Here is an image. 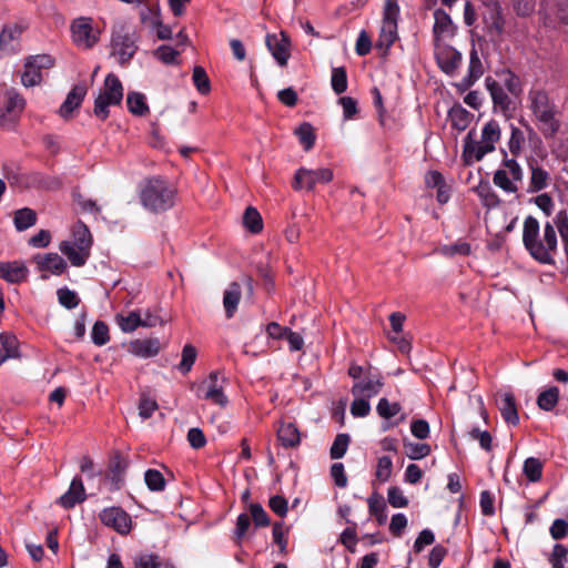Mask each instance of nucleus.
<instances>
[{
	"mask_svg": "<svg viewBox=\"0 0 568 568\" xmlns=\"http://www.w3.org/2000/svg\"><path fill=\"white\" fill-rule=\"evenodd\" d=\"M523 244L530 256L540 264L554 265L558 254L557 232L547 221L540 232L539 221L528 215L523 224Z\"/></svg>",
	"mask_w": 568,
	"mask_h": 568,
	"instance_id": "nucleus-1",
	"label": "nucleus"
},
{
	"mask_svg": "<svg viewBox=\"0 0 568 568\" xmlns=\"http://www.w3.org/2000/svg\"><path fill=\"white\" fill-rule=\"evenodd\" d=\"M527 103L542 135L546 139L554 138L560 130V121L557 118L559 111L555 100L545 89L532 88L527 94Z\"/></svg>",
	"mask_w": 568,
	"mask_h": 568,
	"instance_id": "nucleus-2",
	"label": "nucleus"
},
{
	"mask_svg": "<svg viewBox=\"0 0 568 568\" xmlns=\"http://www.w3.org/2000/svg\"><path fill=\"white\" fill-rule=\"evenodd\" d=\"M500 139L499 124L491 120L487 122L483 130L480 139L477 140L474 130H470L464 139L463 160L467 165L483 160V158L495 150V144Z\"/></svg>",
	"mask_w": 568,
	"mask_h": 568,
	"instance_id": "nucleus-3",
	"label": "nucleus"
},
{
	"mask_svg": "<svg viewBox=\"0 0 568 568\" xmlns=\"http://www.w3.org/2000/svg\"><path fill=\"white\" fill-rule=\"evenodd\" d=\"M176 190L162 178L145 180L140 187V201L144 209L153 213L170 210L175 202Z\"/></svg>",
	"mask_w": 568,
	"mask_h": 568,
	"instance_id": "nucleus-4",
	"label": "nucleus"
},
{
	"mask_svg": "<svg viewBox=\"0 0 568 568\" xmlns=\"http://www.w3.org/2000/svg\"><path fill=\"white\" fill-rule=\"evenodd\" d=\"M123 99V85L120 79L114 73H109L105 79L99 95L94 101V115L104 121L110 112V105H118Z\"/></svg>",
	"mask_w": 568,
	"mask_h": 568,
	"instance_id": "nucleus-5",
	"label": "nucleus"
},
{
	"mask_svg": "<svg viewBox=\"0 0 568 568\" xmlns=\"http://www.w3.org/2000/svg\"><path fill=\"white\" fill-rule=\"evenodd\" d=\"M524 179V171L515 159L505 158L501 166L494 173V184L506 193H517L518 182Z\"/></svg>",
	"mask_w": 568,
	"mask_h": 568,
	"instance_id": "nucleus-6",
	"label": "nucleus"
},
{
	"mask_svg": "<svg viewBox=\"0 0 568 568\" xmlns=\"http://www.w3.org/2000/svg\"><path fill=\"white\" fill-rule=\"evenodd\" d=\"M54 59L49 54L29 55L24 59L23 72L21 73V83L26 88H32L41 84L43 80V70H49L54 65Z\"/></svg>",
	"mask_w": 568,
	"mask_h": 568,
	"instance_id": "nucleus-7",
	"label": "nucleus"
},
{
	"mask_svg": "<svg viewBox=\"0 0 568 568\" xmlns=\"http://www.w3.org/2000/svg\"><path fill=\"white\" fill-rule=\"evenodd\" d=\"M399 7L396 0H385L383 22L377 45L388 50L397 39Z\"/></svg>",
	"mask_w": 568,
	"mask_h": 568,
	"instance_id": "nucleus-8",
	"label": "nucleus"
},
{
	"mask_svg": "<svg viewBox=\"0 0 568 568\" xmlns=\"http://www.w3.org/2000/svg\"><path fill=\"white\" fill-rule=\"evenodd\" d=\"M225 378L216 371L211 372L207 378L199 386L197 396L212 404L225 407L229 403L224 394Z\"/></svg>",
	"mask_w": 568,
	"mask_h": 568,
	"instance_id": "nucleus-9",
	"label": "nucleus"
},
{
	"mask_svg": "<svg viewBox=\"0 0 568 568\" xmlns=\"http://www.w3.org/2000/svg\"><path fill=\"white\" fill-rule=\"evenodd\" d=\"M333 171L328 168L311 170L300 168L294 174L292 186L294 190L313 191L317 184H326L333 180Z\"/></svg>",
	"mask_w": 568,
	"mask_h": 568,
	"instance_id": "nucleus-10",
	"label": "nucleus"
},
{
	"mask_svg": "<svg viewBox=\"0 0 568 568\" xmlns=\"http://www.w3.org/2000/svg\"><path fill=\"white\" fill-rule=\"evenodd\" d=\"M135 37L133 32L123 28L116 30L111 39V55L115 57L120 64L128 63L136 52Z\"/></svg>",
	"mask_w": 568,
	"mask_h": 568,
	"instance_id": "nucleus-11",
	"label": "nucleus"
},
{
	"mask_svg": "<svg viewBox=\"0 0 568 568\" xmlns=\"http://www.w3.org/2000/svg\"><path fill=\"white\" fill-rule=\"evenodd\" d=\"M72 41L78 48L88 50L93 48L99 41V30L92 27L90 18H78L71 24Z\"/></svg>",
	"mask_w": 568,
	"mask_h": 568,
	"instance_id": "nucleus-12",
	"label": "nucleus"
},
{
	"mask_svg": "<svg viewBox=\"0 0 568 568\" xmlns=\"http://www.w3.org/2000/svg\"><path fill=\"white\" fill-rule=\"evenodd\" d=\"M31 263L36 271L40 273L41 280H47L49 275H61L67 270V262L58 253H38Z\"/></svg>",
	"mask_w": 568,
	"mask_h": 568,
	"instance_id": "nucleus-13",
	"label": "nucleus"
},
{
	"mask_svg": "<svg viewBox=\"0 0 568 568\" xmlns=\"http://www.w3.org/2000/svg\"><path fill=\"white\" fill-rule=\"evenodd\" d=\"M434 54L439 69L447 75H454L463 60L462 53L446 42L434 43Z\"/></svg>",
	"mask_w": 568,
	"mask_h": 568,
	"instance_id": "nucleus-14",
	"label": "nucleus"
},
{
	"mask_svg": "<svg viewBox=\"0 0 568 568\" xmlns=\"http://www.w3.org/2000/svg\"><path fill=\"white\" fill-rule=\"evenodd\" d=\"M100 521L121 535H126L131 530L132 520L130 515L121 507H108L99 514Z\"/></svg>",
	"mask_w": 568,
	"mask_h": 568,
	"instance_id": "nucleus-15",
	"label": "nucleus"
},
{
	"mask_svg": "<svg viewBox=\"0 0 568 568\" xmlns=\"http://www.w3.org/2000/svg\"><path fill=\"white\" fill-rule=\"evenodd\" d=\"M24 27L18 23L6 24L0 32V58L16 54L21 50V36Z\"/></svg>",
	"mask_w": 568,
	"mask_h": 568,
	"instance_id": "nucleus-16",
	"label": "nucleus"
},
{
	"mask_svg": "<svg viewBox=\"0 0 568 568\" xmlns=\"http://www.w3.org/2000/svg\"><path fill=\"white\" fill-rule=\"evenodd\" d=\"M265 42L275 61L281 67H285L291 57V40L288 36L283 31L278 34H267Z\"/></svg>",
	"mask_w": 568,
	"mask_h": 568,
	"instance_id": "nucleus-17",
	"label": "nucleus"
},
{
	"mask_svg": "<svg viewBox=\"0 0 568 568\" xmlns=\"http://www.w3.org/2000/svg\"><path fill=\"white\" fill-rule=\"evenodd\" d=\"M384 386V378L379 373L369 374L363 379L355 382L352 386V395L354 397L372 398L379 394Z\"/></svg>",
	"mask_w": 568,
	"mask_h": 568,
	"instance_id": "nucleus-18",
	"label": "nucleus"
},
{
	"mask_svg": "<svg viewBox=\"0 0 568 568\" xmlns=\"http://www.w3.org/2000/svg\"><path fill=\"white\" fill-rule=\"evenodd\" d=\"M434 27L433 38L434 43L445 42L456 33V26L454 24L450 16L443 9H436L434 11Z\"/></svg>",
	"mask_w": 568,
	"mask_h": 568,
	"instance_id": "nucleus-19",
	"label": "nucleus"
},
{
	"mask_svg": "<svg viewBox=\"0 0 568 568\" xmlns=\"http://www.w3.org/2000/svg\"><path fill=\"white\" fill-rule=\"evenodd\" d=\"M402 405L397 402L390 403L386 397H383L378 400L376 406V412L379 417L386 420H390L396 417L394 422H387L383 425V430H388L390 427L398 426L399 424L406 420V414L402 413Z\"/></svg>",
	"mask_w": 568,
	"mask_h": 568,
	"instance_id": "nucleus-20",
	"label": "nucleus"
},
{
	"mask_svg": "<svg viewBox=\"0 0 568 568\" xmlns=\"http://www.w3.org/2000/svg\"><path fill=\"white\" fill-rule=\"evenodd\" d=\"M496 404L501 414V417L508 425H518L519 415L516 398L513 393L506 392L500 394L496 399Z\"/></svg>",
	"mask_w": 568,
	"mask_h": 568,
	"instance_id": "nucleus-21",
	"label": "nucleus"
},
{
	"mask_svg": "<svg viewBox=\"0 0 568 568\" xmlns=\"http://www.w3.org/2000/svg\"><path fill=\"white\" fill-rule=\"evenodd\" d=\"M528 168L530 171V179L527 191L529 193H537L545 190L550 182L549 172L545 170L535 159L528 161Z\"/></svg>",
	"mask_w": 568,
	"mask_h": 568,
	"instance_id": "nucleus-22",
	"label": "nucleus"
},
{
	"mask_svg": "<svg viewBox=\"0 0 568 568\" xmlns=\"http://www.w3.org/2000/svg\"><path fill=\"white\" fill-rule=\"evenodd\" d=\"M85 500V490L82 483V479L79 476H75L69 489L58 499V504L62 506L64 509H71L77 504H80Z\"/></svg>",
	"mask_w": 568,
	"mask_h": 568,
	"instance_id": "nucleus-23",
	"label": "nucleus"
},
{
	"mask_svg": "<svg viewBox=\"0 0 568 568\" xmlns=\"http://www.w3.org/2000/svg\"><path fill=\"white\" fill-rule=\"evenodd\" d=\"M27 266L19 261L0 263V280L14 284L27 281Z\"/></svg>",
	"mask_w": 568,
	"mask_h": 568,
	"instance_id": "nucleus-24",
	"label": "nucleus"
},
{
	"mask_svg": "<svg viewBox=\"0 0 568 568\" xmlns=\"http://www.w3.org/2000/svg\"><path fill=\"white\" fill-rule=\"evenodd\" d=\"M129 351L138 357H154L161 351V342L156 337L134 339L130 343Z\"/></svg>",
	"mask_w": 568,
	"mask_h": 568,
	"instance_id": "nucleus-25",
	"label": "nucleus"
},
{
	"mask_svg": "<svg viewBox=\"0 0 568 568\" xmlns=\"http://www.w3.org/2000/svg\"><path fill=\"white\" fill-rule=\"evenodd\" d=\"M484 74V67L475 47L469 53V65L467 75L460 81L462 90L469 89Z\"/></svg>",
	"mask_w": 568,
	"mask_h": 568,
	"instance_id": "nucleus-26",
	"label": "nucleus"
},
{
	"mask_svg": "<svg viewBox=\"0 0 568 568\" xmlns=\"http://www.w3.org/2000/svg\"><path fill=\"white\" fill-rule=\"evenodd\" d=\"M281 445L285 448H296L301 444V433L294 423H282L276 432Z\"/></svg>",
	"mask_w": 568,
	"mask_h": 568,
	"instance_id": "nucleus-27",
	"label": "nucleus"
},
{
	"mask_svg": "<svg viewBox=\"0 0 568 568\" xmlns=\"http://www.w3.org/2000/svg\"><path fill=\"white\" fill-rule=\"evenodd\" d=\"M87 94V89L83 85H75L72 88V90L68 93L67 99L62 103V105L59 109V114L68 119L71 113L81 105L84 97Z\"/></svg>",
	"mask_w": 568,
	"mask_h": 568,
	"instance_id": "nucleus-28",
	"label": "nucleus"
},
{
	"mask_svg": "<svg viewBox=\"0 0 568 568\" xmlns=\"http://www.w3.org/2000/svg\"><path fill=\"white\" fill-rule=\"evenodd\" d=\"M487 90L493 99L494 105L499 108L501 111H507L510 108L511 100L505 92L500 82L493 80L491 78L486 79Z\"/></svg>",
	"mask_w": 568,
	"mask_h": 568,
	"instance_id": "nucleus-29",
	"label": "nucleus"
},
{
	"mask_svg": "<svg viewBox=\"0 0 568 568\" xmlns=\"http://www.w3.org/2000/svg\"><path fill=\"white\" fill-rule=\"evenodd\" d=\"M59 248L62 252V254H64L69 258L71 264L74 266L84 265L90 254L89 251L78 247L77 245H74V243H71L70 241L61 242Z\"/></svg>",
	"mask_w": 568,
	"mask_h": 568,
	"instance_id": "nucleus-30",
	"label": "nucleus"
},
{
	"mask_svg": "<svg viewBox=\"0 0 568 568\" xmlns=\"http://www.w3.org/2000/svg\"><path fill=\"white\" fill-rule=\"evenodd\" d=\"M448 116L454 129L464 131L468 128L473 114L462 105L457 104L449 110Z\"/></svg>",
	"mask_w": 568,
	"mask_h": 568,
	"instance_id": "nucleus-31",
	"label": "nucleus"
},
{
	"mask_svg": "<svg viewBox=\"0 0 568 568\" xmlns=\"http://www.w3.org/2000/svg\"><path fill=\"white\" fill-rule=\"evenodd\" d=\"M474 191L486 207H496L500 204V199L488 182H480Z\"/></svg>",
	"mask_w": 568,
	"mask_h": 568,
	"instance_id": "nucleus-32",
	"label": "nucleus"
},
{
	"mask_svg": "<svg viewBox=\"0 0 568 568\" xmlns=\"http://www.w3.org/2000/svg\"><path fill=\"white\" fill-rule=\"evenodd\" d=\"M549 222L550 225H552V229L559 233L564 247L568 251V211H558Z\"/></svg>",
	"mask_w": 568,
	"mask_h": 568,
	"instance_id": "nucleus-33",
	"label": "nucleus"
},
{
	"mask_svg": "<svg viewBox=\"0 0 568 568\" xmlns=\"http://www.w3.org/2000/svg\"><path fill=\"white\" fill-rule=\"evenodd\" d=\"M13 223L17 231L22 232L37 223V214L32 209L23 207L14 212Z\"/></svg>",
	"mask_w": 568,
	"mask_h": 568,
	"instance_id": "nucleus-34",
	"label": "nucleus"
},
{
	"mask_svg": "<svg viewBox=\"0 0 568 568\" xmlns=\"http://www.w3.org/2000/svg\"><path fill=\"white\" fill-rule=\"evenodd\" d=\"M559 389L556 386H550L542 390L537 397V405L545 412H551L558 404Z\"/></svg>",
	"mask_w": 568,
	"mask_h": 568,
	"instance_id": "nucleus-35",
	"label": "nucleus"
},
{
	"mask_svg": "<svg viewBox=\"0 0 568 568\" xmlns=\"http://www.w3.org/2000/svg\"><path fill=\"white\" fill-rule=\"evenodd\" d=\"M241 291L239 286L225 290L223 294V306L227 318H232L237 311L241 301Z\"/></svg>",
	"mask_w": 568,
	"mask_h": 568,
	"instance_id": "nucleus-36",
	"label": "nucleus"
},
{
	"mask_svg": "<svg viewBox=\"0 0 568 568\" xmlns=\"http://www.w3.org/2000/svg\"><path fill=\"white\" fill-rule=\"evenodd\" d=\"M544 465L539 458L528 457L525 459L523 465V474L526 476L528 481L537 483L542 477Z\"/></svg>",
	"mask_w": 568,
	"mask_h": 568,
	"instance_id": "nucleus-37",
	"label": "nucleus"
},
{
	"mask_svg": "<svg viewBox=\"0 0 568 568\" xmlns=\"http://www.w3.org/2000/svg\"><path fill=\"white\" fill-rule=\"evenodd\" d=\"M116 324L124 333H132L141 326V314L139 312H129L128 314H118Z\"/></svg>",
	"mask_w": 568,
	"mask_h": 568,
	"instance_id": "nucleus-38",
	"label": "nucleus"
},
{
	"mask_svg": "<svg viewBox=\"0 0 568 568\" xmlns=\"http://www.w3.org/2000/svg\"><path fill=\"white\" fill-rule=\"evenodd\" d=\"M197 357V351L192 344H185L182 348L181 361L178 365V369L183 375L191 372Z\"/></svg>",
	"mask_w": 568,
	"mask_h": 568,
	"instance_id": "nucleus-39",
	"label": "nucleus"
},
{
	"mask_svg": "<svg viewBox=\"0 0 568 568\" xmlns=\"http://www.w3.org/2000/svg\"><path fill=\"white\" fill-rule=\"evenodd\" d=\"M73 240L70 241L71 243H74L78 247H81L83 250H87L90 252V247L92 244L91 233L87 225L79 222L73 227Z\"/></svg>",
	"mask_w": 568,
	"mask_h": 568,
	"instance_id": "nucleus-40",
	"label": "nucleus"
},
{
	"mask_svg": "<svg viewBox=\"0 0 568 568\" xmlns=\"http://www.w3.org/2000/svg\"><path fill=\"white\" fill-rule=\"evenodd\" d=\"M438 253L446 257L468 256L471 253V247L469 243L459 240L456 243L440 246Z\"/></svg>",
	"mask_w": 568,
	"mask_h": 568,
	"instance_id": "nucleus-41",
	"label": "nucleus"
},
{
	"mask_svg": "<svg viewBox=\"0 0 568 568\" xmlns=\"http://www.w3.org/2000/svg\"><path fill=\"white\" fill-rule=\"evenodd\" d=\"M126 105L131 113L142 116L149 112L145 97L139 92H130L126 97Z\"/></svg>",
	"mask_w": 568,
	"mask_h": 568,
	"instance_id": "nucleus-42",
	"label": "nucleus"
},
{
	"mask_svg": "<svg viewBox=\"0 0 568 568\" xmlns=\"http://www.w3.org/2000/svg\"><path fill=\"white\" fill-rule=\"evenodd\" d=\"M243 224L251 233L257 234L263 229V220L258 211L248 206L243 214Z\"/></svg>",
	"mask_w": 568,
	"mask_h": 568,
	"instance_id": "nucleus-43",
	"label": "nucleus"
},
{
	"mask_svg": "<svg viewBox=\"0 0 568 568\" xmlns=\"http://www.w3.org/2000/svg\"><path fill=\"white\" fill-rule=\"evenodd\" d=\"M503 88L505 87L509 93L517 97L521 92V82L518 75L506 69L498 73Z\"/></svg>",
	"mask_w": 568,
	"mask_h": 568,
	"instance_id": "nucleus-44",
	"label": "nucleus"
},
{
	"mask_svg": "<svg viewBox=\"0 0 568 568\" xmlns=\"http://www.w3.org/2000/svg\"><path fill=\"white\" fill-rule=\"evenodd\" d=\"M368 510L379 525H384L387 520L386 504L379 496L372 495L368 498Z\"/></svg>",
	"mask_w": 568,
	"mask_h": 568,
	"instance_id": "nucleus-45",
	"label": "nucleus"
},
{
	"mask_svg": "<svg viewBox=\"0 0 568 568\" xmlns=\"http://www.w3.org/2000/svg\"><path fill=\"white\" fill-rule=\"evenodd\" d=\"M0 344L3 348L2 352L7 353L10 358L21 357L19 341L14 334L8 332L0 333Z\"/></svg>",
	"mask_w": 568,
	"mask_h": 568,
	"instance_id": "nucleus-46",
	"label": "nucleus"
},
{
	"mask_svg": "<svg viewBox=\"0 0 568 568\" xmlns=\"http://www.w3.org/2000/svg\"><path fill=\"white\" fill-rule=\"evenodd\" d=\"M351 437L346 433L337 434L329 449V456L332 459H339L344 457L347 452Z\"/></svg>",
	"mask_w": 568,
	"mask_h": 568,
	"instance_id": "nucleus-47",
	"label": "nucleus"
},
{
	"mask_svg": "<svg viewBox=\"0 0 568 568\" xmlns=\"http://www.w3.org/2000/svg\"><path fill=\"white\" fill-rule=\"evenodd\" d=\"M295 134L298 136V140L305 151H310L314 146L316 136L314 133V129L310 123H307V122L302 123L295 130Z\"/></svg>",
	"mask_w": 568,
	"mask_h": 568,
	"instance_id": "nucleus-48",
	"label": "nucleus"
},
{
	"mask_svg": "<svg viewBox=\"0 0 568 568\" xmlns=\"http://www.w3.org/2000/svg\"><path fill=\"white\" fill-rule=\"evenodd\" d=\"M26 106V100L16 91H8L6 113L18 116Z\"/></svg>",
	"mask_w": 568,
	"mask_h": 568,
	"instance_id": "nucleus-49",
	"label": "nucleus"
},
{
	"mask_svg": "<svg viewBox=\"0 0 568 568\" xmlns=\"http://www.w3.org/2000/svg\"><path fill=\"white\" fill-rule=\"evenodd\" d=\"M331 84L336 94H342L347 90V73L344 67L333 68Z\"/></svg>",
	"mask_w": 568,
	"mask_h": 568,
	"instance_id": "nucleus-50",
	"label": "nucleus"
},
{
	"mask_svg": "<svg viewBox=\"0 0 568 568\" xmlns=\"http://www.w3.org/2000/svg\"><path fill=\"white\" fill-rule=\"evenodd\" d=\"M144 480L152 491H162L165 488V479L162 473L156 469H148L144 474Z\"/></svg>",
	"mask_w": 568,
	"mask_h": 568,
	"instance_id": "nucleus-51",
	"label": "nucleus"
},
{
	"mask_svg": "<svg viewBox=\"0 0 568 568\" xmlns=\"http://www.w3.org/2000/svg\"><path fill=\"white\" fill-rule=\"evenodd\" d=\"M192 79H193V83H194L195 88L197 89V91L200 93L206 94L210 92V90H211L210 79H209L205 70L202 67H200V65L194 67Z\"/></svg>",
	"mask_w": 568,
	"mask_h": 568,
	"instance_id": "nucleus-52",
	"label": "nucleus"
},
{
	"mask_svg": "<svg viewBox=\"0 0 568 568\" xmlns=\"http://www.w3.org/2000/svg\"><path fill=\"white\" fill-rule=\"evenodd\" d=\"M92 342L97 346H103L110 341L109 327L102 321H97L92 327Z\"/></svg>",
	"mask_w": 568,
	"mask_h": 568,
	"instance_id": "nucleus-53",
	"label": "nucleus"
},
{
	"mask_svg": "<svg viewBox=\"0 0 568 568\" xmlns=\"http://www.w3.org/2000/svg\"><path fill=\"white\" fill-rule=\"evenodd\" d=\"M128 466V459L123 457L120 453H115L110 460V471L112 474L113 479L120 480L124 475Z\"/></svg>",
	"mask_w": 568,
	"mask_h": 568,
	"instance_id": "nucleus-54",
	"label": "nucleus"
},
{
	"mask_svg": "<svg viewBox=\"0 0 568 568\" xmlns=\"http://www.w3.org/2000/svg\"><path fill=\"white\" fill-rule=\"evenodd\" d=\"M57 295L59 303L68 310L75 308L80 303L78 294L74 291L69 290L68 287L59 288Z\"/></svg>",
	"mask_w": 568,
	"mask_h": 568,
	"instance_id": "nucleus-55",
	"label": "nucleus"
},
{
	"mask_svg": "<svg viewBox=\"0 0 568 568\" xmlns=\"http://www.w3.org/2000/svg\"><path fill=\"white\" fill-rule=\"evenodd\" d=\"M393 470V462L389 456H382L377 460V467L375 476L378 481L385 483L392 476Z\"/></svg>",
	"mask_w": 568,
	"mask_h": 568,
	"instance_id": "nucleus-56",
	"label": "nucleus"
},
{
	"mask_svg": "<svg viewBox=\"0 0 568 568\" xmlns=\"http://www.w3.org/2000/svg\"><path fill=\"white\" fill-rule=\"evenodd\" d=\"M30 182L33 186L47 190L60 187V181L57 178L43 175L41 173H32Z\"/></svg>",
	"mask_w": 568,
	"mask_h": 568,
	"instance_id": "nucleus-57",
	"label": "nucleus"
},
{
	"mask_svg": "<svg viewBox=\"0 0 568 568\" xmlns=\"http://www.w3.org/2000/svg\"><path fill=\"white\" fill-rule=\"evenodd\" d=\"M248 510L252 516V520L256 527H267L270 526V517L258 503H253L248 506Z\"/></svg>",
	"mask_w": 568,
	"mask_h": 568,
	"instance_id": "nucleus-58",
	"label": "nucleus"
},
{
	"mask_svg": "<svg viewBox=\"0 0 568 568\" xmlns=\"http://www.w3.org/2000/svg\"><path fill=\"white\" fill-rule=\"evenodd\" d=\"M180 51L170 45H160L155 51V57L165 64H179Z\"/></svg>",
	"mask_w": 568,
	"mask_h": 568,
	"instance_id": "nucleus-59",
	"label": "nucleus"
},
{
	"mask_svg": "<svg viewBox=\"0 0 568 568\" xmlns=\"http://www.w3.org/2000/svg\"><path fill=\"white\" fill-rule=\"evenodd\" d=\"M407 456L410 459H422L430 454V446L424 443H407L405 444Z\"/></svg>",
	"mask_w": 568,
	"mask_h": 568,
	"instance_id": "nucleus-60",
	"label": "nucleus"
},
{
	"mask_svg": "<svg viewBox=\"0 0 568 568\" xmlns=\"http://www.w3.org/2000/svg\"><path fill=\"white\" fill-rule=\"evenodd\" d=\"M134 568H160L162 562L156 554H143L134 558Z\"/></svg>",
	"mask_w": 568,
	"mask_h": 568,
	"instance_id": "nucleus-61",
	"label": "nucleus"
},
{
	"mask_svg": "<svg viewBox=\"0 0 568 568\" xmlns=\"http://www.w3.org/2000/svg\"><path fill=\"white\" fill-rule=\"evenodd\" d=\"M568 548L561 544H556L554 546L552 552L549 557V562L552 568H565V562L567 560Z\"/></svg>",
	"mask_w": 568,
	"mask_h": 568,
	"instance_id": "nucleus-62",
	"label": "nucleus"
},
{
	"mask_svg": "<svg viewBox=\"0 0 568 568\" xmlns=\"http://www.w3.org/2000/svg\"><path fill=\"white\" fill-rule=\"evenodd\" d=\"M469 436L478 440L479 446L484 450L490 452L493 449V436L488 430H480L478 427H473L469 432Z\"/></svg>",
	"mask_w": 568,
	"mask_h": 568,
	"instance_id": "nucleus-63",
	"label": "nucleus"
},
{
	"mask_svg": "<svg viewBox=\"0 0 568 568\" xmlns=\"http://www.w3.org/2000/svg\"><path fill=\"white\" fill-rule=\"evenodd\" d=\"M387 500L394 508H404L408 506V499L404 496L403 490L397 486L388 488Z\"/></svg>",
	"mask_w": 568,
	"mask_h": 568,
	"instance_id": "nucleus-64",
	"label": "nucleus"
}]
</instances>
